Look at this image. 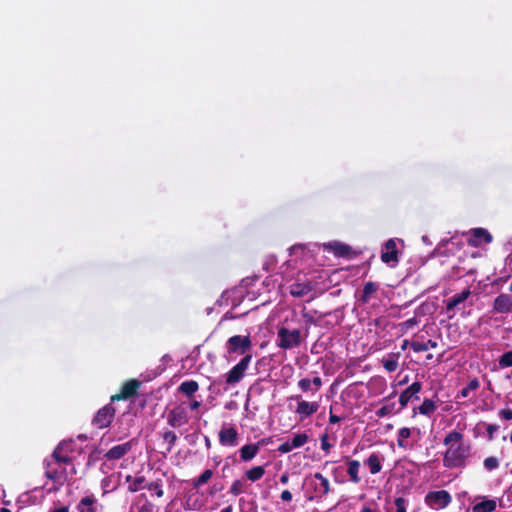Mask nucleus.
<instances>
[{
  "mask_svg": "<svg viewBox=\"0 0 512 512\" xmlns=\"http://www.w3.org/2000/svg\"><path fill=\"white\" fill-rule=\"evenodd\" d=\"M252 360L251 354H246L235 366H233L225 375V382L228 385H235L245 376V372Z\"/></svg>",
  "mask_w": 512,
  "mask_h": 512,
  "instance_id": "20e7f679",
  "label": "nucleus"
},
{
  "mask_svg": "<svg viewBox=\"0 0 512 512\" xmlns=\"http://www.w3.org/2000/svg\"><path fill=\"white\" fill-rule=\"evenodd\" d=\"M338 471H339V467H335L333 470H332V473L334 475V480L335 482H339L338 479H337V476L336 474H338Z\"/></svg>",
  "mask_w": 512,
  "mask_h": 512,
  "instance_id": "e2e57ef3",
  "label": "nucleus"
},
{
  "mask_svg": "<svg viewBox=\"0 0 512 512\" xmlns=\"http://www.w3.org/2000/svg\"><path fill=\"white\" fill-rule=\"evenodd\" d=\"M162 438L164 442L167 444L166 451L163 452V454L166 455L167 453H170L172 451L173 447L175 446L178 440V437L174 431L169 430L163 433Z\"/></svg>",
  "mask_w": 512,
  "mask_h": 512,
  "instance_id": "7c9ffc66",
  "label": "nucleus"
},
{
  "mask_svg": "<svg viewBox=\"0 0 512 512\" xmlns=\"http://www.w3.org/2000/svg\"><path fill=\"white\" fill-rule=\"evenodd\" d=\"M422 389V383L419 381L413 382L409 387L401 392L399 396V403L401 409L405 408L412 399H419L418 393Z\"/></svg>",
  "mask_w": 512,
  "mask_h": 512,
  "instance_id": "f8f14e48",
  "label": "nucleus"
},
{
  "mask_svg": "<svg viewBox=\"0 0 512 512\" xmlns=\"http://www.w3.org/2000/svg\"><path fill=\"white\" fill-rule=\"evenodd\" d=\"M219 443L222 446L234 447L238 444L239 433L234 426L223 424L218 433Z\"/></svg>",
  "mask_w": 512,
  "mask_h": 512,
  "instance_id": "9d476101",
  "label": "nucleus"
},
{
  "mask_svg": "<svg viewBox=\"0 0 512 512\" xmlns=\"http://www.w3.org/2000/svg\"><path fill=\"white\" fill-rule=\"evenodd\" d=\"M198 389L199 384L195 380L184 381L178 386V392L183 393L188 398H192Z\"/></svg>",
  "mask_w": 512,
  "mask_h": 512,
  "instance_id": "4be33fe9",
  "label": "nucleus"
},
{
  "mask_svg": "<svg viewBox=\"0 0 512 512\" xmlns=\"http://www.w3.org/2000/svg\"><path fill=\"white\" fill-rule=\"evenodd\" d=\"M499 460L494 456H490L484 459L483 465L486 470L492 471L499 467Z\"/></svg>",
  "mask_w": 512,
  "mask_h": 512,
  "instance_id": "a19ab883",
  "label": "nucleus"
},
{
  "mask_svg": "<svg viewBox=\"0 0 512 512\" xmlns=\"http://www.w3.org/2000/svg\"><path fill=\"white\" fill-rule=\"evenodd\" d=\"M0 512H11V510L8 509V508L3 507V508L0 509Z\"/></svg>",
  "mask_w": 512,
  "mask_h": 512,
  "instance_id": "338daca9",
  "label": "nucleus"
},
{
  "mask_svg": "<svg viewBox=\"0 0 512 512\" xmlns=\"http://www.w3.org/2000/svg\"><path fill=\"white\" fill-rule=\"evenodd\" d=\"M298 387L300 388V390L304 393L306 392H313L314 393V389H313V386H312V383H311V380L308 379V378H303V379H300L298 381Z\"/></svg>",
  "mask_w": 512,
  "mask_h": 512,
  "instance_id": "37998d69",
  "label": "nucleus"
},
{
  "mask_svg": "<svg viewBox=\"0 0 512 512\" xmlns=\"http://www.w3.org/2000/svg\"><path fill=\"white\" fill-rule=\"evenodd\" d=\"M51 512H69V507L68 506H62L60 508H56V509L52 510Z\"/></svg>",
  "mask_w": 512,
  "mask_h": 512,
  "instance_id": "052dcab7",
  "label": "nucleus"
},
{
  "mask_svg": "<svg viewBox=\"0 0 512 512\" xmlns=\"http://www.w3.org/2000/svg\"><path fill=\"white\" fill-rule=\"evenodd\" d=\"M204 441H205V446L207 449H210L211 448V440L208 436H205L204 437Z\"/></svg>",
  "mask_w": 512,
  "mask_h": 512,
  "instance_id": "680f3d73",
  "label": "nucleus"
},
{
  "mask_svg": "<svg viewBox=\"0 0 512 512\" xmlns=\"http://www.w3.org/2000/svg\"><path fill=\"white\" fill-rule=\"evenodd\" d=\"M463 434L453 430L446 434L443 444L448 449L443 455V466L448 469L464 468L470 456L471 447L463 443Z\"/></svg>",
  "mask_w": 512,
  "mask_h": 512,
  "instance_id": "f257e3e1",
  "label": "nucleus"
},
{
  "mask_svg": "<svg viewBox=\"0 0 512 512\" xmlns=\"http://www.w3.org/2000/svg\"><path fill=\"white\" fill-rule=\"evenodd\" d=\"M125 480H126V482L129 483L128 491H130L132 493L137 492L140 489L146 488V485H145L146 478L143 475H139L134 478L131 475H127Z\"/></svg>",
  "mask_w": 512,
  "mask_h": 512,
  "instance_id": "5701e85b",
  "label": "nucleus"
},
{
  "mask_svg": "<svg viewBox=\"0 0 512 512\" xmlns=\"http://www.w3.org/2000/svg\"><path fill=\"white\" fill-rule=\"evenodd\" d=\"M146 489L153 491L158 498H161L164 495V490H163L161 480H157L155 482H151V483L147 484Z\"/></svg>",
  "mask_w": 512,
  "mask_h": 512,
  "instance_id": "4c0bfd02",
  "label": "nucleus"
},
{
  "mask_svg": "<svg viewBox=\"0 0 512 512\" xmlns=\"http://www.w3.org/2000/svg\"><path fill=\"white\" fill-rule=\"evenodd\" d=\"M252 347L250 336L234 335L226 342L227 352L229 354L246 355L249 354Z\"/></svg>",
  "mask_w": 512,
  "mask_h": 512,
  "instance_id": "7ed1b4c3",
  "label": "nucleus"
},
{
  "mask_svg": "<svg viewBox=\"0 0 512 512\" xmlns=\"http://www.w3.org/2000/svg\"><path fill=\"white\" fill-rule=\"evenodd\" d=\"M351 251V247L346 244L336 243L334 246V252L337 256L347 257Z\"/></svg>",
  "mask_w": 512,
  "mask_h": 512,
  "instance_id": "ea45409f",
  "label": "nucleus"
},
{
  "mask_svg": "<svg viewBox=\"0 0 512 512\" xmlns=\"http://www.w3.org/2000/svg\"><path fill=\"white\" fill-rule=\"evenodd\" d=\"M113 402L99 409L92 420V424L98 429H104L112 423L116 410L112 405Z\"/></svg>",
  "mask_w": 512,
  "mask_h": 512,
  "instance_id": "0eeeda50",
  "label": "nucleus"
},
{
  "mask_svg": "<svg viewBox=\"0 0 512 512\" xmlns=\"http://www.w3.org/2000/svg\"><path fill=\"white\" fill-rule=\"evenodd\" d=\"M292 493L289 491V490H284L282 491L281 495H280V498L283 500V501H286V502H289L292 500Z\"/></svg>",
  "mask_w": 512,
  "mask_h": 512,
  "instance_id": "5fc2aeb1",
  "label": "nucleus"
},
{
  "mask_svg": "<svg viewBox=\"0 0 512 512\" xmlns=\"http://www.w3.org/2000/svg\"><path fill=\"white\" fill-rule=\"evenodd\" d=\"M499 416L504 420H512V409L507 408L500 410Z\"/></svg>",
  "mask_w": 512,
  "mask_h": 512,
  "instance_id": "864d4df0",
  "label": "nucleus"
},
{
  "mask_svg": "<svg viewBox=\"0 0 512 512\" xmlns=\"http://www.w3.org/2000/svg\"><path fill=\"white\" fill-rule=\"evenodd\" d=\"M265 469L263 466H254L245 472V476L248 480L255 482L263 477Z\"/></svg>",
  "mask_w": 512,
  "mask_h": 512,
  "instance_id": "f704fd0d",
  "label": "nucleus"
},
{
  "mask_svg": "<svg viewBox=\"0 0 512 512\" xmlns=\"http://www.w3.org/2000/svg\"><path fill=\"white\" fill-rule=\"evenodd\" d=\"M418 323L416 317H412L401 323L400 325L405 329H410L416 326Z\"/></svg>",
  "mask_w": 512,
  "mask_h": 512,
  "instance_id": "8fccbe9b",
  "label": "nucleus"
},
{
  "mask_svg": "<svg viewBox=\"0 0 512 512\" xmlns=\"http://www.w3.org/2000/svg\"><path fill=\"white\" fill-rule=\"evenodd\" d=\"M480 387V382L477 378L469 381V383L460 390L456 398H467L471 391H475Z\"/></svg>",
  "mask_w": 512,
  "mask_h": 512,
  "instance_id": "473e14b6",
  "label": "nucleus"
},
{
  "mask_svg": "<svg viewBox=\"0 0 512 512\" xmlns=\"http://www.w3.org/2000/svg\"><path fill=\"white\" fill-rule=\"evenodd\" d=\"M437 346H438V343L432 339H429L427 342L413 341L411 343V348L414 352L427 351L429 348L434 349Z\"/></svg>",
  "mask_w": 512,
  "mask_h": 512,
  "instance_id": "2f4dec72",
  "label": "nucleus"
},
{
  "mask_svg": "<svg viewBox=\"0 0 512 512\" xmlns=\"http://www.w3.org/2000/svg\"><path fill=\"white\" fill-rule=\"evenodd\" d=\"M499 367L501 369L508 368L512 366V350L505 352L499 357L498 360Z\"/></svg>",
  "mask_w": 512,
  "mask_h": 512,
  "instance_id": "58836bf2",
  "label": "nucleus"
},
{
  "mask_svg": "<svg viewBox=\"0 0 512 512\" xmlns=\"http://www.w3.org/2000/svg\"><path fill=\"white\" fill-rule=\"evenodd\" d=\"M400 353H391L382 359V365L387 372H394L398 369V360Z\"/></svg>",
  "mask_w": 512,
  "mask_h": 512,
  "instance_id": "bb28decb",
  "label": "nucleus"
},
{
  "mask_svg": "<svg viewBox=\"0 0 512 512\" xmlns=\"http://www.w3.org/2000/svg\"><path fill=\"white\" fill-rule=\"evenodd\" d=\"M298 250H304V246L302 244L293 245L290 247L289 252L290 255L295 254Z\"/></svg>",
  "mask_w": 512,
  "mask_h": 512,
  "instance_id": "13d9d810",
  "label": "nucleus"
},
{
  "mask_svg": "<svg viewBox=\"0 0 512 512\" xmlns=\"http://www.w3.org/2000/svg\"><path fill=\"white\" fill-rule=\"evenodd\" d=\"M303 339L302 333L299 329L289 330L286 327H281L277 332V346L284 350H289L298 347Z\"/></svg>",
  "mask_w": 512,
  "mask_h": 512,
  "instance_id": "f03ea898",
  "label": "nucleus"
},
{
  "mask_svg": "<svg viewBox=\"0 0 512 512\" xmlns=\"http://www.w3.org/2000/svg\"><path fill=\"white\" fill-rule=\"evenodd\" d=\"M471 295V290L469 288L464 289L458 294L453 295L447 300L446 310L451 311L455 309L458 305L463 303L465 300L469 298Z\"/></svg>",
  "mask_w": 512,
  "mask_h": 512,
  "instance_id": "aec40b11",
  "label": "nucleus"
},
{
  "mask_svg": "<svg viewBox=\"0 0 512 512\" xmlns=\"http://www.w3.org/2000/svg\"><path fill=\"white\" fill-rule=\"evenodd\" d=\"M432 358H433V354H428V355L426 356V359H427V360H431Z\"/></svg>",
  "mask_w": 512,
  "mask_h": 512,
  "instance_id": "774afa93",
  "label": "nucleus"
},
{
  "mask_svg": "<svg viewBox=\"0 0 512 512\" xmlns=\"http://www.w3.org/2000/svg\"><path fill=\"white\" fill-rule=\"evenodd\" d=\"M45 476L50 480H57L59 477V473L57 469H54L50 466L49 463H47V469L45 471Z\"/></svg>",
  "mask_w": 512,
  "mask_h": 512,
  "instance_id": "a18cd8bd",
  "label": "nucleus"
},
{
  "mask_svg": "<svg viewBox=\"0 0 512 512\" xmlns=\"http://www.w3.org/2000/svg\"><path fill=\"white\" fill-rule=\"evenodd\" d=\"M424 501L431 508L444 509L452 502V497L446 490L430 491Z\"/></svg>",
  "mask_w": 512,
  "mask_h": 512,
  "instance_id": "423d86ee",
  "label": "nucleus"
},
{
  "mask_svg": "<svg viewBox=\"0 0 512 512\" xmlns=\"http://www.w3.org/2000/svg\"><path fill=\"white\" fill-rule=\"evenodd\" d=\"M317 311L311 312L308 311L305 307L301 310V316L305 320V327H304V337L307 338L310 331L311 325H317L318 319L315 318L314 314H316Z\"/></svg>",
  "mask_w": 512,
  "mask_h": 512,
  "instance_id": "393cba45",
  "label": "nucleus"
},
{
  "mask_svg": "<svg viewBox=\"0 0 512 512\" xmlns=\"http://www.w3.org/2000/svg\"><path fill=\"white\" fill-rule=\"evenodd\" d=\"M512 309V297L508 294L498 295L493 303V310L497 313H508Z\"/></svg>",
  "mask_w": 512,
  "mask_h": 512,
  "instance_id": "4468645a",
  "label": "nucleus"
},
{
  "mask_svg": "<svg viewBox=\"0 0 512 512\" xmlns=\"http://www.w3.org/2000/svg\"><path fill=\"white\" fill-rule=\"evenodd\" d=\"M244 491V484L241 480H234L230 486L229 493L238 496Z\"/></svg>",
  "mask_w": 512,
  "mask_h": 512,
  "instance_id": "79ce46f5",
  "label": "nucleus"
},
{
  "mask_svg": "<svg viewBox=\"0 0 512 512\" xmlns=\"http://www.w3.org/2000/svg\"><path fill=\"white\" fill-rule=\"evenodd\" d=\"M379 289V285L375 282L369 281L366 282L363 286L362 294L360 296V301L363 303L369 302L371 295L375 293Z\"/></svg>",
  "mask_w": 512,
  "mask_h": 512,
  "instance_id": "cd10ccee",
  "label": "nucleus"
},
{
  "mask_svg": "<svg viewBox=\"0 0 512 512\" xmlns=\"http://www.w3.org/2000/svg\"><path fill=\"white\" fill-rule=\"evenodd\" d=\"M498 425L496 424H487L486 425V431H487V438L488 440H493L494 439V434L495 432H497L498 430Z\"/></svg>",
  "mask_w": 512,
  "mask_h": 512,
  "instance_id": "de8ad7c7",
  "label": "nucleus"
},
{
  "mask_svg": "<svg viewBox=\"0 0 512 512\" xmlns=\"http://www.w3.org/2000/svg\"><path fill=\"white\" fill-rule=\"evenodd\" d=\"M347 463V474L349 475L350 481L354 484H358L361 482V477L359 476L360 470V462L358 460L350 459L349 457H344Z\"/></svg>",
  "mask_w": 512,
  "mask_h": 512,
  "instance_id": "f3484780",
  "label": "nucleus"
},
{
  "mask_svg": "<svg viewBox=\"0 0 512 512\" xmlns=\"http://www.w3.org/2000/svg\"><path fill=\"white\" fill-rule=\"evenodd\" d=\"M220 512H233V507L231 505L223 508Z\"/></svg>",
  "mask_w": 512,
  "mask_h": 512,
  "instance_id": "0e129e2a",
  "label": "nucleus"
},
{
  "mask_svg": "<svg viewBox=\"0 0 512 512\" xmlns=\"http://www.w3.org/2000/svg\"><path fill=\"white\" fill-rule=\"evenodd\" d=\"M154 504L150 501L146 500L139 508L138 512H153L154 511Z\"/></svg>",
  "mask_w": 512,
  "mask_h": 512,
  "instance_id": "09e8293b",
  "label": "nucleus"
},
{
  "mask_svg": "<svg viewBox=\"0 0 512 512\" xmlns=\"http://www.w3.org/2000/svg\"><path fill=\"white\" fill-rule=\"evenodd\" d=\"M213 476V471L211 469L204 470L199 477L192 480L193 488H199L206 484L211 477Z\"/></svg>",
  "mask_w": 512,
  "mask_h": 512,
  "instance_id": "c9c22d12",
  "label": "nucleus"
},
{
  "mask_svg": "<svg viewBox=\"0 0 512 512\" xmlns=\"http://www.w3.org/2000/svg\"><path fill=\"white\" fill-rule=\"evenodd\" d=\"M318 408L319 404L317 402L301 400L297 404L296 413H298L301 416V419H303L304 417L311 416L317 412Z\"/></svg>",
  "mask_w": 512,
  "mask_h": 512,
  "instance_id": "a211bd4d",
  "label": "nucleus"
},
{
  "mask_svg": "<svg viewBox=\"0 0 512 512\" xmlns=\"http://www.w3.org/2000/svg\"><path fill=\"white\" fill-rule=\"evenodd\" d=\"M314 478L320 482L319 486L314 487L316 497L322 498L328 495L331 491L329 480L320 472H316Z\"/></svg>",
  "mask_w": 512,
  "mask_h": 512,
  "instance_id": "6ab92c4d",
  "label": "nucleus"
},
{
  "mask_svg": "<svg viewBox=\"0 0 512 512\" xmlns=\"http://www.w3.org/2000/svg\"><path fill=\"white\" fill-rule=\"evenodd\" d=\"M311 383H312V386H313V389H314V393L318 392L321 389V387H322V379L319 376L314 377L311 380Z\"/></svg>",
  "mask_w": 512,
  "mask_h": 512,
  "instance_id": "603ef678",
  "label": "nucleus"
},
{
  "mask_svg": "<svg viewBox=\"0 0 512 512\" xmlns=\"http://www.w3.org/2000/svg\"><path fill=\"white\" fill-rule=\"evenodd\" d=\"M382 460L383 458L377 454V453H372L368 458L367 460L365 461V464L369 467V470H370V473L372 475H375L377 473H379L382 469Z\"/></svg>",
  "mask_w": 512,
  "mask_h": 512,
  "instance_id": "b1692460",
  "label": "nucleus"
},
{
  "mask_svg": "<svg viewBox=\"0 0 512 512\" xmlns=\"http://www.w3.org/2000/svg\"><path fill=\"white\" fill-rule=\"evenodd\" d=\"M341 421V418L335 414L332 413V408H330V414H329V422L331 424H337Z\"/></svg>",
  "mask_w": 512,
  "mask_h": 512,
  "instance_id": "4d7b16f0",
  "label": "nucleus"
},
{
  "mask_svg": "<svg viewBox=\"0 0 512 512\" xmlns=\"http://www.w3.org/2000/svg\"><path fill=\"white\" fill-rule=\"evenodd\" d=\"M132 449V443L126 442L122 444H118L110 448L105 454V459L111 460H119L123 458L127 453H129Z\"/></svg>",
  "mask_w": 512,
  "mask_h": 512,
  "instance_id": "ddd939ff",
  "label": "nucleus"
},
{
  "mask_svg": "<svg viewBox=\"0 0 512 512\" xmlns=\"http://www.w3.org/2000/svg\"><path fill=\"white\" fill-rule=\"evenodd\" d=\"M98 506V500L93 494H91L81 498L76 509L78 512H97Z\"/></svg>",
  "mask_w": 512,
  "mask_h": 512,
  "instance_id": "dca6fc26",
  "label": "nucleus"
},
{
  "mask_svg": "<svg viewBox=\"0 0 512 512\" xmlns=\"http://www.w3.org/2000/svg\"><path fill=\"white\" fill-rule=\"evenodd\" d=\"M497 507V503L494 499H486L483 497V500L479 503H476L472 507L473 512H493Z\"/></svg>",
  "mask_w": 512,
  "mask_h": 512,
  "instance_id": "a878e982",
  "label": "nucleus"
},
{
  "mask_svg": "<svg viewBox=\"0 0 512 512\" xmlns=\"http://www.w3.org/2000/svg\"><path fill=\"white\" fill-rule=\"evenodd\" d=\"M467 243L471 247H480L483 244H489L493 240L491 233L484 228H473L467 234Z\"/></svg>",
  "mask_w": 512,
  "mask_h": 512,
  "instance_id": "6e6552de",
  "label": "nucleus"
},
{
  "mask_svg": "<svg viewBox=\"0 0 512 512\" xmlns=\"http://www.w3.org/2000/svg\"><path fill=\"white\" fill-rule=\"evenodd\" d=\"M394 410V404L391 405H384L381 408H379L375 414L378 418H383L387 416L388 414L392 413Z\"/></svg>",
  "mask_w": 512,
  "mask_h": 512,
  "instance_id": "c03bdc74",
  "label": "nucleus"
},
{
  "mask_svg": "<svg viewBox=\"0 0 512 512\" xmlns=\"http://www.w3.org/2000/svg\"><path fill=\"white\" fill-rule=\"evenodd\" d=\"M277 450H278L280 453L285 454V453H288V452L292 451V450H293V448H292V446H291L290 441H286V442L282 443V444L278 447V449H277Z\"/></svg>",
  "mask_w": 512,
  "mask_h": 512,
  "instance_id": "3c124183",
  "label": "nucleus"
},
{
  "mask_svg": "<svg viewBox=\"0 0 512 512\" xmlns=\"http://www.w3.org/2000/svg\"><path fill=\"white\" fill-rule=\"evenodd\" d=\"M52 457L58 464H70L72 462L71 457L63 453L62 444H59L53 451Z\"/></svg>",
  "mask_w": 512,
  "mask_h": 512,
  "instance_id": "72a5a7b5",
  "label": "nucleus"
},
{
  "mask_svg": "<svg viewBox=\"0 0 512 512\" xmlns=\"http://www.w3.org/2000/svg\"><path fill=\"white\" fill-rule=\"evenodd\" d=\"M201 406V402L198 400H192L189 404H187V410H197Z\"/></svg>",
  "mask_w": 512,
  "mask_h": 512,
  "instance_id": "6e6d98bb",
  "label": "nucleus"
},
{
  "mask_svg": "<svg viewBox=\"0 0 512 512\" xmlns=\"http://www.w3.org/2000/svg\"><path fill=\"white\" fill-rule=\"evenodd\" d=\"M141 386V382L137 379H131L125 382L118 394L111 396V402L126 400L134 397L137 394L138 389Z\"/></svg>",
  "mask_w": 512,
  "mask_h": 512,
  "instance_id": "9b49d317",
  "label": "nucleus"
},
{
  "mask_svg": "<svg viewBox=\"0 0 512 512\" xmlns=\"http://www.w3.org/2000/svg\"><path fill=\"white\" fill-rule=\"evenodd\" d=\"M260 443L246 444L239 450L240 458L244 462L252 460L259 452Z\"/></svg>",
  "mask_w": 512,
  "mask_h": 512,
  "instance_id": "412c9836",
  "label": "nucleus"
},
{
  "mask_svg": "<svg viewBox=\"0 0 512 512\" xmlns=\"http://www.w3.org/2000/svg\"><path fill=\"white\" fill-rule=\"evenodd\" d=\"M309 440V437L306 433H299V434H296L293 439L290 441L291 443V446L293 449L295 448H299L301 446H303L304 444H306Z\"/></svg>",
  "mask_w": 512,
  "mask_h": 512,
  "instance_id": "e433bc0d",
  "label": "nucleus"
},
{
  "mask_svg": "<svg viewBox=\"0 0 512 512\" xmlns=\"http://www.w3.org/2000/svg\"><path fill=\"white\" fill-rule=\"evenodd\" d=\"M437 409L436 403L432 399H424L422 404L418 407V411L421 415L430 416Z\"/></svg>",
  "mask_w": 512,
  "mask_h": 512,
  "instance_id": "c85d7f7f",
  "label": "nucleus"
},
{
  "mask_svg": "<svg viewBox=\"0 0 512 512\" xmlns=\"http://www.w3.org/2000/svg\"><path fill=\"white\" fill-rule=\"evenodd\" d=\"M313 290V285L310 281L294 282L289 286V293L291 296L301 298L309 294Z\"/></svg>",
  "mask_w": 512,
  "mask_h": 512,
  "instance_id": "2eb2a0df",
  "label": "nucleus"
},
{
  "mask_svg": "<svg viewBox=\"0 0 512 512\" xmlns=\"http://www.w3.org/2000/svg\"><path fill=\"white\" fill-rule=\"evenodd\" d=\"M320 441H321V449L325 452H329L332 445L329 443V436L327 433H324L323 435H321L320 437Z\"/></svg>",
  "mask_w": 512,
  "mask_h": 512,
  "instance_id": "49530a36",
  "label": "nucleus"
},
{
  "mask_svg": "<svg viewBox=\"0 0 512 512\" xmlns=\"http://www.w3.org/2000/svg\"><path fill=\"white\" fill-rule=\"evenodd\" d=\"M412 432L411 429L408 427H402L398 430L397 433V445L399 448L406 449L408 448V443L406 439H408L411 436Z\"/></svg>",
  "mask_w": 512,
  "mask_h": 512,
  "instance_id": "c756f323",
  "label": "nucleus"
},
{
  "mask_svg": "<svg viewBox=\"0 0 512 512\" xmlns=\"http://www.w3.org/2000/svg\"><path fill=\"white\" fill-rule=\"evenodd\" d=\"M190 420L187 403L182 402L171 409L167 414V423L173 428H179L187 424Z\"/></svg>",
  "mask_w": 512,
  "mask_h": 512,
  "instance_id": "39448f33",
  "label": "nucleus"
},
{
  "mask_svg": "<svg viewBox=\"0 0 512 512\" xmlns=\"http://www.w3.org/2000/svg\"><path fill=\"white\" fill-rule=\"evenodd\" d=\"M361 512H373V510L369 507H363Z\"/></svg>",
  "mask_w": 512,
  "mask_h": 512,
  "instance_id": "69168bd1",
  "label": "nucleus"
},
{
  "mask_svg": "<svg viewBox=\"0 0 512 512\" xmlns=\"http://www.w3.org/2000/svg\"><path fill=\"white\" fill-rule=\"evenodd\" d=\"M381 261L390 267H395L398 264V249L394 239L385 242L381 252Z\"/></svg>",
  "mask_w": 512,
  "mask_h": 512,
  "instance_id": "1a4fd4ad",
  "label": "nucleus"
},
{
  "mask_svg": "<svg viewBox=\"0 0 512 512\" xmlns=\"http://www.w3.org/2000/svg\"><path fill=\"white\" fill-rule=\"evenodd\" d=\"M289 481V475L288 473H283L281 476H280V482L282 484H287Z\"/></svg>",
  "mask_w": 512,
  "mask_h": 512,
  "instance_id": "bf43d9fd",
  "label": "nucleus"
}]
</instances>
